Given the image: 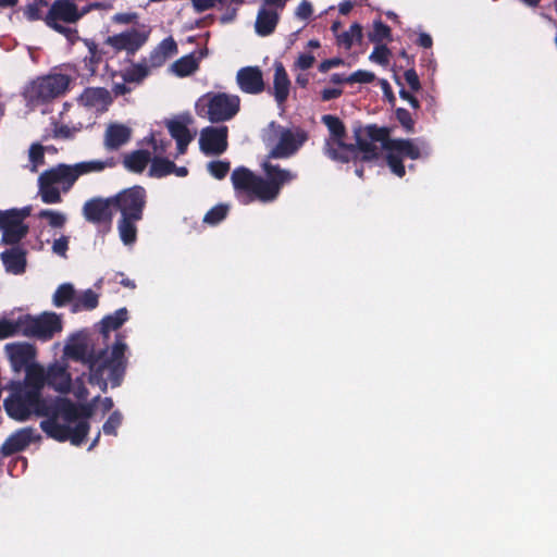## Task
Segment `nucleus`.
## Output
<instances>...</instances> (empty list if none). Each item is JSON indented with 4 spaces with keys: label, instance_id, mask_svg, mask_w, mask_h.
Returning <instances> with one entry per match:
<instances>
[{
    "label": "nucleus",
    "instance_id": "obj_1",
    "mask_svg": "<svg viewBox=\"0 0 557 557\" xmlns=\"http://www.w3.org/2000/svg\"><path fill=\"white\" fill-rule=\"evenodd\" d=\"M8 414L25 421L34 412L48 417L40 426L50 437L73 445H81L89 425L78 408L64 398L42 399L36 391H21L4 401Z\"/></svg>",
    "mask_w": 557,
    "mask_h": 557
},
{
    "label": "nucleus",
    "instance_id": "obj_2",
    "mask_svg": "<svg viewBox=\"0 0 557 557\" xmlns=\"http://www.w3.org/2000/svg\"><path fill=\"white\" fill-rule=\"evenodd\" d=\"M262 138L268 153L260 158L261 173L239 166L231 174L236 197L246 205L255 200L272 202L278 195V138L274 123L263 131Z\"/></svg>",
    "mask_w": 557,
    "mask_h": 557
},
{
    "label": "nucleus",
    "instance_id": "obj_3",
    "mask_svg": "<svg viewBox=\"0 0 557 557\" xmlns=\"http://www.w3.org/2000/svg\"><path fill=\"white\" fill-rule=\"evenodd\" d=\"M126 345L117 341L112 348L98 352L87 336L77 334L69 338L64 346V355L88 366V381L106 392L108 385L119 386L125 370L124 352Z\"/></svg>",
    "mask_w": 557,
    "mask_h": 557
},
{
    "label": "nucleus",
    "instance_id": "obj_4",
    "mask_svg": "<svg viewBox=\"0 0 557 557\" xmlns=\"http://www.w3.org/2000/svg\"><path fill=\"white\" fill-rule=\"evenodd\" d=\"M146 198V190L140 186L126 188L112 197L113 207L121 214L117 221L119 235L126 246L136 242V224L143 219Z\"/></svg>",
    "mask_w": 557,
    "mask_h": 557
},
{
    "label": "nucleus",
    "instance_id": "obj_5",
    "mask_svg": "<svg viewBox=\"0 0 557 557\" xmlns=\"http://www.w3.org/2000/svg\"><path fill=\"white\" fill-rule=\"evenodd\" d=\"M76 181L71 164H58L39 175L38 195L44 203H60L62 201L61 193H67Z\"/></svg>",
    "mask_w": 557,
    "mask_h": 557
},
{
    "label": "nucleus",
    "instance_id": "obj_6",
    "mask_svg": "<svg viewBox=\"0 0 557 557\" xmlns=\"http://www.w3.org/2000/svg\"><path fill=\"white\" fill-rule=\"evenodd\" d=\"M239 107L240 99L236 95L207 92L197 100L196 112L212 123H219L233 119Z\"/></svg>",
    "mask_w": 557,
    "mask_h": 557
},
{
    "label": "nucleus",
    "instance_id": "obj_7",
    "mask_svg": "<svg viewBox=\"0 0 557 557\" xmlns=\"http://www.w3.org/2000/svg\"><path fill=\"white\" fill-rule=\"evenodd\" d=\"M391 128L386 126H377L376 124H368L358 126L354 129V159L362 161H373L380 156L379 148L374 143L379 141L385 149L387 141H391Z\"/></svg>",
    "mask_w": 557,
    "mask_h": 557
},
{
    "label": "nucleus",
    "instance_id": "obj_8",
    "mask_svg": "<svg viewBox=\"0 0 557 557\" xmlns=\"http://www.w3.org/2000/svg\"><path fill=\"white\" fill-rule=\"evenodd\" d=\"M66 75L55 74L39 77L25 86L23 97L30 109L61 96L69 87Z\"/></svg>",
    "mask_w": 557,
    "mask_h": 557
},
{
    "label": "nucleus",
    "instance_id": "obj_9",
    "mask_svg": "<svg viewBox=\"0 0 557 557\" xmlns=\"http://www.w3.org/2000/svg\"><path fill=\"white\" fill-rule=\"evenodd\" d=\"M323 124L330 132V137L323 145L324 154L331 160L339 163H348L354 159V144H346V127L343 121L336 115L325 114L322 116Z\"/></svg>",
    "mask_w": 557,
    "mask_h": 557
},
{
    "label": "nucleus",
    "instance_id": "obj_10",
    "mask_svg": "<svg viewBox=\"0 0 557 557\" xmlns=\"http://www.w3.org/2000/svg\"><path fill=\"white\" fill-rule=\"evenodd\" d=\"M62 331L61 317L54 312H44L39 315H23L22 335L49 341Z\"/></svg>",
    "mask_w": 557,
    "mask_h": 557
},
{
    "label": "nucleus",
    "instance_id": "obj_11",
    "mask_svg": "<svg viewBox=\"0 0 557 557\" xmlns=\"http://www.w3.org/2000/svg\"><path fill=\"white\" fill-rule=\"evenodd\" d=\"M30 208L0 210L1 242L7 245L18 243L28 233V226L24 223L29 216Z\"/></svg>",
    "mask_w": 557,
    "mask_h": 557
},
{
    "label": "nucleus",
    "instance_id": "obj_12",
    "mask_svg": "<svg viewBox=\"0 0 557 557\" xmlns=\"http://www.w3.org/2000/svg\"><path fill=\"white\" fill-rule=\"evenodd\" d=\"M90 7L78 8L75 0H55L46 17L47 24L60 33L69 30L66 27L59 24V21L64 23H75L83 15H85Z\"/></svg>",
    "mask_w": 557,
    "mask_h": 557
},
{
    "label": "nucleus",
    "instance_id": "obj_13",
    "mask_svg": "<svg viewBox=\"0 0 557 557\" xmlns=\"http://www.w3.org/2000/svg\"><path fill=\"white\" fill-rule=\"evenodd\" d=\"M226 126H208L201 129L199 136L200 150L207 156H219L227 149Z\"/></svg>",
    "mask_w": 557,
    "mask_h": 557
},
{
    "label": "nucleus",
    "instance_id": "obj_14",
    "mask_svg": "<svg viewBox=\"0 0 557 557\" xmlns=\"http://www.w3.org/2000/svg\"><path fill=\"white\" fill-rule=\"evenodd\" d=\"M308 139L309 133L302 127H281V159L295 156Z\"/></svg>",
    "mask_w": 557,
    "mask_h": 557
},
{
    "label": "nucleus",
    "instance_id": "obj_15",
    "mask_svg": "<svg viewBox=\"0 0 557 557\" xmlns=\"http://www.w3.org/2000/svg\"><path fill=\"white\" fill-rule=\"evenodd\" d=\"M147 40V34L137 29H131L117 35L108 37L107 44L117 50L134 52Z\"/></svg>",
    "mask_w": 557,
    "mask_h": 557
},
{
    "label": "nucleus",
    "instance_id": "obj_16",
    "mask_svg": "<svg viewBox=\"0 0 557 557\" xmlns=\"http://www.w3.org/2000/svg\"><path fill=\"white\" fill-rule=\"evenodd\" d=\"M78 103L88 110L103 112L111 103V96L104 88L90 87L79 96Z\"/></svg>",
    "mask_w": 557,
    "mask_h": 557
},
{
    "label": "nucleus",
    "instance_id": "obj_17",
    "mask_svg": "<svg viewBox=\"0 0 557 557\" xmlns=\"http://www.w3.org/2000/svg\"><path fill=\"white\" fill-rule=\"evenodd\" d=\"M5 354L14 371L18 372L35 357V348L28 343H12L5 345Z\"/></svg>",
    "mask_w": 557,
    "mask_h": 557
},
{
    "label": "nucleus",
    "instance_id": "obj_18",
    "mask_svg": "<svg viewBox=\"0 0 557 557\" xmlns=\"http://www.w3.org/2000/svg\"><path fill=\"white\" fill-rule=\"evenodd\" d=\"M39 438V435L32 428H23L12 435L1 446V451L5 456L13 455L25 449L30 443Z\"/></svg>",
    "mask_w": 557,
    "mask_h": 557
},
{
    "label": "nucleus",
    "instance_id": "obj_19",
    "mask_svg": "<svg viewBox=\"0 0 557 557\" xmlns=\"http://www.w3.org/2000/svg\"><path fill=\"white\" fill-rule=\"evenodd\" d=\"M111 207H113L112 197L107 199L95 198L85 202L83 214L89 222L99 223L111 219Z\"/></svg>",
    "mask_w": 557,
    "mask_h": 557
},
{
    "label": "nucleus",
    "instance_id": "obj_20",
    "mask_svg": "<svg viewBox=\"0 0 557 557\" xmlns=\"http://www.w3.org/2000/svg\"><path fill=\"white\" fill-rule=\"evenodd\" d=\"M236 81L240 90L246 94H258L264 88L262 73L255 66L240 69L237 72Z\"/></svg>",
    "mask_w": 557,
    "mask_h": 557
},
{
    "label": "nucleus",
    "instance_id": "obj_21",
    "mask_svg": "<svg viewBox=\"0 0 557 557\" xmlns=\"http://www.w3.org/2000/svg\"><path fill=\"white\" fill-rule=\"evenodd\" d=\"M132 135V129L121 123H111L108 125L103 144L109 150H115L126 144Z\"/></svg>",
    "mask_w": 557,
    "mask_h": 557
},
{
    "label": "nucleus",
    "instance_id": "obj_22",
    "mask_svg": "<svg viewBox=\"0 0 557 557\" xmlns=\"http://www.w3.org/2000/svg\"><path fill=\"white\" fill-rule=\"evenodd\" d=\"M1 260L5 270L13 274H22L25 271V251L18 247L11 248L1 253Z\"/></svg>",
    "mask_w": 557,
    "mask_h": 557
},
{
    "label": "nucleus",
    "instance_id": "obj_23",
    "mask_svg": "<svg viewBox=\"0 0 557 557\" xmlns=\"http://www.w3.org/2000/svg\"><path fill=\"white\" fill-rule=\"evenodd\" d=\"M385 150H392L400 156L401 159L409 158L417 160L420 158V149L411 139L396 138L387 141Z\"/></svg>",
    "mask_w": 557,
    "mask_h": 557
},
{
    "label": "nucleus",
    "instance_id": "obj_24",
    "mask_svg": "<svg viewBox=\"0 0 557 557\" xmlns=\"http://www.w3.org/2000/svg\"><path fill=\"white\" fill-rule=\"evenodd\" d=\"M48 385H51L59 392H67L71 386V375L66 368L58 363L49 367Z\"/></svg>",
    "mask_w": 557,
    "mask_h": 557
},
{
    "label": "nucleus",
    "instance_id": "obj_25",
    "mask_svg": "<svg viewBox=\"0 0 557 557\" xmlns=\"http://www.w3.org/2000/svg\"><path fill=\"white\" fill-rule=\"evenodd\" d=\"M177 53V45L172 37L163 39L150 54V63L153 66L162 65L169 58Z\"/></svg>",
    "mask_w": 557,
    "mask_h": 557
},
{
    "label": "nucleus",
    "instance_id": "obj_26",
    "mask_svg": "<svg viewBox=\"0 0 557 557\" xmlns=\"http://www.w3.org/2000/svg\"><path fill=\"white\" fill-rule=\"evenodd\" d=\"M76 178L78 180L79 176L86 175L89 173H98L102 172L103 170L108 168L114 166V161L112 158H108L106 160H89V161H83L75 164H71Z\"/></svg>",
    "mask_w": 557,
    "mask_h": 557
},
{
    "label": "nucleus",
    "instance_id": "obj_27",
    "mask_svg": "<svg viewBox=\"0 0 557 557\" xmlns=\"http://www.w3.org/2000/svg\"><path fill=\"white\" fill-rule=\"evenodd\" d=\"M276 11L275 9L262 8L256 20V32L260 36L271 34L276 26Z\"/></svg>",
    "mask_w": 557,
    "mask_h": 557
},
{
    "label": "nucleus",
    "instance_id": "obj_28",
    "mask_svg": "<svg viewBox=\"0 0 557 557\" xmlns=\"http://www.w3.org/2000/svg\"><path fill=\"white\" fill-rule=\"evenodd\" d=\"M168 128L171 136L177 143L178 153L183 154L186 151L188 144L193 139V135L189 133L187 126L178 121L169 122Z\"/></svg>",
    "mask_w": 557,
    "mask_h": 557
},
{
    "label": "nucleus",
    "instance_id": "obj_29",
    "mask_svg": "<svg viewBox=\"0 0 557 557\" xmlns=\"http://www.w3.org/2000/svg\"><path fill=\"white\" fill-rule=\"evenodd\" d=\"M26 383L29 387L26 391H36L39 395V389L48 384V370L40 366L27 367Z\"/></svg>",
    "mask_w": 557,
    "mask_h": 557
},
{
    "label": "nucleus",
    "instance_id": "obj_30",
    "mask_svg": "<svg viewBox=\"0 0 557 557\" xmlns=\"http://www.w3.org/2000/svg\"><path fill=\"white\" fill-rule=\"evenodd\" d=\"M150 160L151 154L149 151L137 150L126 154L124 157L123 163L129 171L141 172Z\"/></svg>",
    "mask_w": 557,
    "mask_h": 557
},
{
    "label": "nucleus",
    "instance_id": "obj_31",
    "mask_svg": "<svg viewBox=\"0 0 557 557\" xmlns=\"http://www.w3.org/2000/svg\"><path fill=\"white\" fill-rule=\"evenodd\" d=\"M99 295L92 289H86L79 294H75L73 300L74 312L82 310H92L98 306Z\"/></svg>",
    "mask_w": 557,
    "mask_h": 557
},
{
    "label": "nucleus",
    "instance_id": "obj_32",
    "mask_svg": "<svg viewBox=\"0 0 557 557\" xmlns=\"http://www.w3.org/2000/svg\"><path fill=\"white\" fill-rule=\"evenodd\" d=\"M198 70V60L194 54L184 55L171 65V71L178 77L189 76Z\"/></svg>",
    "mask_w": 557,
    "mask_h": 557
},
{
    "label": "nucleus",
    "instance_id": "obj_33",
    "mask_svg": "<svg viewBox=\"0 0 557 557\" xmlns=\"http://www.w3.org/2000/svg\"><path fill=\"white\" fill-rule=\"evenodd\" d=\"M362 37V26L359 23H354L348 30L336 35V40L338 46L348 50L352 47L355 41L361 42Z\"/></svg>",
    "mask_w": 557,
    "mask_h": 557
},
{
    "label": "nucleus",
    "instance_id": "obj_34",
    "mask_svg": "<svg viewBox=\"0 0 557 557\" xmlns=\"http://www.w3.org/2000/svg\"><path fill=\"white\" fill-rule=\"evenodd\" d=\"M368 38L373 44H382L384 40H392V29L388 25L383 23L381 20L373 22V28L368 34Z\"/></svg>",
    "mask_w": 557,
    "mask_h": 557
},
{
    "label": "nucleus",
    "instance_id": "obj_35",
    "mask_svg": "<svg viewBox=\"0 0 557 557\" xmlns=\"http://www.w3.org/2000/svg\"><path fill=\"white\" fill-rule=\"evenodd\" d=\"M127 320V310L119 309L113 314L102 319V332L107 334L110 331L119 329Z\"/></svg>",
    "mask_w": 557,
    "mask_h": 557
},
{
    "label": "nucleus",
    "instance_id": "obj_36",
    "mask_svg": "<svg viewBox=\"0 0 557 557\" xmlns=\"http://www.w3.org/2000/svg\"><path fill=\"white\" fill-rule=\"evenodd\" d=\"M22 322L23 315L18 317L16 320L1 319L0 339L22 334Z\"/></svg>",
    "mask_w": 557,
    "mask_h": 557
},
{
    "label": "nucleus",
    "instance_id": "obj_37",
    "mask_svg": "<svg viewBox=\"0 0 557 557\" xmlns=\"http://www.w3.org/2000/svg\"><path fill=\"white\" fill-rule=\"evenodd\" d=\"M175 169V164L169 160L154 158L149 170L150 176L162 177L169 175Z\"/></svg>",
    "mask_w": 557,
    "mask_h": 557
},
{
    "label": "nucleus",
    "instance_id": "obj_38",
    "mask_svg": "<svg viewBox=\"0 0 557 557\" xmlns=\"http://www.w3.org/2000/svg\"><path fill=\"white\" fill-rule=\"evenodd\" d=\"M75 297V290L73 285L71 284H62L59 286V288L55 290L53 295V304L57 307H62L69 301L74 300Z\"/></svg>",
    "mask_w": 557,
    "mask_h": 557
},
{
    "label": "nucleus",
    "instance_id": "obj_39",
    "mask_svg": "<svg viewBox=\"0 0 557 557\" xmlns=\"http://www.w3.org/2000/svg\"><path fill=\"white\" fill-rule=\"evenodd\" d=\"M38 218L46 219L51 227L59 228L63 227L67 221L65 213L50 209L41 210L38 213Z\"/></svg>",
    "mask_w": 557,
    "mask_h": 557
},
{
    "label": "nucleus",
    "instance_id": "obj_40",
    "mask_svg": "<svg viewBox=\"0 0 557 557\" xmlns=\"http://www.w3.org/2000/svg\"><path fill=\"white\" fill-rule=\"evenodd\" d=\"M386 163L391 171L398 177H403L406 174V169L403 163V159L396 152L386 150Z\"/></svg>",
    "mask_w": 557,
    "mask_h": 557
},
{
    "label": "nucleus",
    "instance_id": "obj_41",
    "mask_svg": "<svg viewBox=\"0 0 557 557\" xmlns=\"http://www.w3.org/2000/svg\"><path fill=\"white\" fill-rule=\"evenodd\" d=\"M389 55L391 50L387 48L386 45L375 44V47L371 52L369 59L374 63L385 66L389 63Z\"/></svg>",
    "mask_w": 557,
    "mask_h": 557
},
{
    "label": "nucleus",
    "instance_id": "obj_42",
    "mask_svg": "<svg viewBox=\"0 0 557 557\" xmlns=\"http://www.w3.org/2000/svg\"><path fill=\"white\" fill-rule=\"evenodd\" d=\"M395 115L399 124L407 133H414V121L410 112L405 108H398L395 111Z\"/></svg>",
    "mask_w": 557,
    "mask_h": 557
},
{
    "label": "nucleus",
    "instance_id": "obj_43",
    "mask_svg": "<svg viewBox=\"0 0 557 557\" xmlns=\"http://www.w3.org/2000/svg\"><path fill=\"white\" fill-rule=\"evenodd\" d=\"M83 128L82 124L77 126H69L65 124H57L53 128V135L57 138L70 139Z\"/></svg>",
    "mask_w": 557,
    "mask_h": 557
},
{
    "label": "nucleus",
    "instance_id": "obj_44",
    "mask_svg": "<svg viewBox=\"0 0 557 557\" xmlns=\"http://www.w3.org/2000/svg\"><path fill=\"white\" fill-rule=\"evenodd\" d=\"M29 160L32 162V171L37 172L38 166L44 164L45 161V153H44V147L34 144L29 148Z\"/></svg>",
    "mask_w": 557,
    "mask_h": 557
},
{
    "label": "nucleus",
    "instance_id": "obj_45",
    "mask_svg": "<svg viewBox=\"0 0 557 557\" xmlns=\"http://www.w3.org/2000/svg\"><path fill=\"white\" fill-rule=\"evenodd\" d=\"M208 171L212 176L222 180L230 171V162L226 161H212L208 164Z\"/></svg>",
    "mask_w": 557,
    "mask_h": 557
},
{
    "label": "nucleus",
    "instance_id": "obj_46",
    "mask_svg": "<svg viewBox=\"0 0 557 557\" xmlns=\"http://www.w3.org/2000/svg\"><path fill=\"white\" fill-rule=\"evenodd\" d=\"M47 3L44 0H34L33 3H29L24 8V15L29 21L39 20L41 16V9Z\"/></svg>",
    "mask_w": 557,
    "mask_h": 557
},
{
    "label": "nucleus",
    "instance_id": "obj_47",
    "mask_svg": "<svg viewBox=\"0 0 557 557\" xmlns=\"http://www.w3.org/2000/svg\"><path fill=\"white\" fill-rule=\"evenodd\" d=\"M227 213V207L216 206L212 208L203 218V221L208 224L214 225L221 222Z\"/></svg>",
    "mask_w": 557,
    "mask_h": 557
},
{
    "label": "nucleus",
    "instance_id": "obj_48",
    "mask_svg": "<svg viewBox=\"0 0 557 557\" xmlns=\"http://www.w3.org/2000/svg\"><path fill=\"white\" fill-rule=\"evenodd\" d=\"M375 79L374 73L366 70H357L356 72L348 75V84H370Z\"/></svg>",
    "mask_w": 557,
    "mask_h": 557
},
{
    "label": "nucleus",
    "instance_id": "obj_49",
    "mask_svg": "<svg viewBox=\"0 0 557 557\" xmlns=\"http://www.w3.org/2000/svg\"><path fill=\"white\" fill-rule=\"evenodd\" d=\"M122 423V414L117 411L113 412L103 424V433L107 435H115L117 428Z\"/></svg>",
    "mask_w": 557,
    "mask_h": 557
},
{
    "label": "nucleus",
    "instance_id": "obj_50",
    "mask_svg": "<svg viewBox=\"0 0 557 557\" xmlns=\"http://www.w3.org/2000/svg\"><path fill=\"white\" fill-rule=\"evenodd\" d=\"M404 77L412 91H419L421 89V83L414 69L406 70Z\"/></svg>",
    "mask_w": 557,
    "mask_h": 557
},
{
    "label": "nucleus",
    "instance_id": "obj_51",
    "mask_svg": "<svg viewBox=\"0 0 557 557\" xmlns=\"http://www.w3.org/2000/svg\"><path fill=\"white\" fill-rule=\"evenodd\" d=\"M344 63H345L344 59H342L339 57H335V58H331V59H325L322 62H320V64L318 65V70L321 73H326L331 69L341 66Z\"/></svg>",
    "mask_w": 557,
    "mask_h": 557
},
{
    "label": "nucleus",
    "instance_id": "obj_52",
    "mask_svg": "<svg viewBox=\"0 0 557 557\" xmlns=\"http://www.w3.org/2000/svg\"><path fill=\"white\" fill-rule=\"evenodd\" d=\"M315 62V58L311 53H300L295 62L296 66L302 71L309 70Z\"/></svg>",
    "mask_w": 557,
    "mask_h": 557
},
{
    "label": "nucleus",
    "instance_id": "obj_53",
    "mask_svg": "<svg viewBox=\"0 0 557 557\" xmlns=\"http://www.w3.org/2000/svg\"><path fill=\"white\" fill-rule=\"evenodd\" d=\"M69 248V237L61 236L57 238L52 244V251L61 257H65Z\"/></svg>",
    "mask_w": 557,
    "mask_h": 557
},
{
    "label": "nucleus",
    "instance_id": "obj_54",
    "mask_svg": "<svg viewBox=\"0 0 557 557\" xmlns=\"http://www.w3.org/2000/svg\"><path fill=\"white\" fill-rule=\"evenodd\" d=\"M343 89L339 87L324 88L320 92L321 100L326 102L339 98L343 95Z\"/></svg>",
    "mask_w": 557,
    "mask_h": 557
},
{
    "label": "nucleus",
    "instance_id": "obj_55",
    "mask_svg": "<svg viewBox=\"0 0 557 557\" xmlns=\"http://www.w3.org/2000/svg\"><path fill=\"white\" fill-rule=\"evenodd\" d=\"M312 5L307 0H304L296 9V15L301 20H308L312 15Z\"/></svg>",
    "mask_w": 557,
    "mask_h": 557
},
{
    "label": "nucleus",
    "instance_id": "obj_56",
    "mask_svg": "<svg viewBox=\"0 0 557 557\" xmlns=\"http://www.w3.org/2000/svg\"><path fill=\"white\" fill-rule=\"evenodd\" d=\"M147 75V72L141 66L134 67L128 71L125 75V81L127 82H139Z\"/></svg>",
    "mask_w": 557,
    "mask_h": 557
},
{
    "label": "nucleus",
    "instance_id": "obj_57",
    "mask_svg": "<svg viewBox=\"0 0 557 557\" xmlns=\"http://www.w3.org/2000/svg\"><path fill=\"white\" fill-rule=\"evenodd\" d=\"M289 79L286 71L281 65V102H283L288 95Z\"/></svg>",
    "mask_w": 557,
    "mask_h": 557
},
{
    "label": "nucleus",
    "instance_id": "obj_58",
    "mask_svg": "<svg viewBox=\"0 0 557 557\" xmlns=\"http://www.w3.org/2000/svg\"><path fill=\"white\" fill-rule=\"evenodd\" d=\"M219 2H222V0H193L194 7L198 12L209 10Z\"/></svg>",
    "mask_w": 557,
    "mask_h": 557
},
{
    "label": "nucleus",
    "instance_id": "obj_59",
    "mask_svg": "<svg viewBox=\"0 0 557 557\" xmlns=\"http://www.w3.org/2000/svg\"><path fill=\"white\" fill-rule=\"evenodd\" d=\"M399 96L401 99L408 101L413 109L420 108L419 100L410 91L406 90L405 88H401L399 90Z\"/></svg>",
    "mask_w": 557,
    "mask_h": 557
},
{
    "label": "nucleus",
    "instance_id": "obj_60",
    "mask_svg": "<svg viewBox=\"0 0 557 557\" xmlns=\"http://www.w3.org/2000/svg\"><path fill=\"white\" fill-rule=\"evenodd\" d=\"M416 44L422 48L429 49L433 45V39L431 35L426 33H421L416 41Z\"/></svg>",
    "mask_w": 557,
    "mask_h": 557
},
{
    "label": "nucleus",
    "instance_id": "obj_61",
    "mask_svg": "<svg viewBox=\"0 0 557 557\" xmlns=\"http://www.w3.org/2000/svg\"><path fill=\"white\" fill-rule=\"evenodd\" d=\"M297 177V174L285 169H281V187Z\"/></svg>",
    "mask_w": 557,
    "mask_h": 557
},
{
    "label": "nucleus",
    "instance_id": "obj_62",
    "mask_svg": "<svg viewBox=\"0 0 557 557\" xmlns=\"http://www.w3.org/2000/svg\"><path fill=\"white\" fill-rule=\"evenodd\" d=\"M381 85H382V88H383L384 95H385V97L388 99L389 103L394 104V103H395V101H396V98H395V96H394V94H393V90H392V88H391V86H389L388 82H387V81H385V79H383V81H382V83H381Z\"/></svg>",
    "mask_w": 557,
    "mask_h": 557
},
{
    "label": "nucleus",
    "instance_id": "obj_63",
    "mask_svg": "<svg viewBox=\"0 0 557 557\" xmlns=\"http://www.w3.org/2000/svg\"><path fill=\"white\" fill-rule=\"evenodd\" d=\"M330 83L334 85L348 84V76L343 73H334L330 76Z\"/></svg>",
    "mask_w": 557,
    "mask_h": 557
},
{
    "label": "nucleus",
    "instance_id": "obj_64",
    "mask_svg": "<svg viewBox=\"0 0 557 557\" xmlns=\"http://www.w3.org/2000/svg\"><path fill=\"white\" fill-rule=\"evenodd\" d=\"M133 17H134V15L126 14V13H120V14H115L113 16V21L116 23H121V24H127V23L132 22Z\"/></svg>",
    "mask_w": 557,
    "mask_h": 557
}]
</instances>
